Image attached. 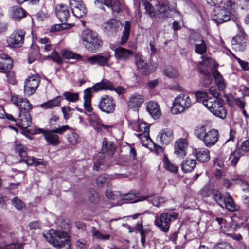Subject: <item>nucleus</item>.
<instances>
[{"instance_id":"nucleus-1","label":"nucleus","mask_w":249,"mask_h":249,"mask_svg":"<svg viewBox=\"0 0 249 249\" xmlns=\"http://www.w3.org/2000/svg\"><path fill=\"white\" fill-rule=\"evenodd\" d=\"M11 101L19 107L20 112L17 119V124L23 128H27L32 123L30 111L32 108V105L28 100L17 94L12 95Z\"/></svg>"},{"instance_id":"nucleus-2","label":"nucleus","mask_w":249,"mask_h":249,"mask_svg":"<svg viewBox=\"0 0 249 249\" xmlns=\"http://www.w3.org/2000/svg\"><path fill=\"white\" fill-rule=\"evenodd\" d=\"M196 97L198 101L202 103L214 115L222 119L226 118L227 113L221 100L208 98V93L203 91L196 92Z\"/></svg>"},{"instance_id":"nucleus-3","label":"nucleus","mask_w":249,"mask_h":249,"mask_svg":"<svg viewBox=\"0 0 249 249\" xmlns=\"http://www.w3.org/2000/svg\"><path fill=\"white\" fill-rule=\"evenodd\" d=\"M43 236L47 241L58 249H70L71 243L68 234L61 230L50 229Z\"/></svg>"},{"instance_id":"nucleus-4","label":"nucleus","mask_w":249,"mask_h":249,"mask_svg":"<svg viewBox=\"0 0 249 249\" xmlns=\"http://www.w3.org/2000/svg\"><path fill=\"white\" fill-rule=\"evenodd\" d=\"M194 133L195 136L202 141L207 147L214 145L219 137V131L217 129H209L206 126L202 124L196 127Z\"/></svg>"},{"instance_id":"nucleus-5","label":"nucleus","mask_w":249,"mask_h":249,"mask_svg":"<svg viewBox=\"0 0 249 249\" xmlns=\"http://www.w3.org/2000/svg\"><path fill=\"white\" fill-rule=\"evenodd\" d=\"M236 4L231 0L227 1L223 6H218L214 10L212 18L217 25L229 21L235 12Z\"/></svg>"},{"instance_id":"nucleus-6","label":"nucleus","mask_w":249,"mask_h":249,"mask_svg":"<svg viewBox=\"0 0 249 249\" xmlns=\"http://www.w3.org/2000/svg\"><path fill=\"white\" fill-rule=\"evenodd\" d=\"M82 38L85 47L90 53H96L103 44L99 36L89 29L85 30L83 32Z\"/></svg>"},{"instance_id":"nucleus-7","label":"nucleus","mask_w":249,"mask_h":249,"mask_svg":"<svg viewBox=\"0 0 249 249\" xmlns=\"http://www.w3.org/2000/svg\"><path fill=\"white\" fill-rule=\"evenodd\" d=\"M192 105V100L188 94L181 93L178 95L172 103L171 112L173 114H178L184 112Z\"/></svg>"},{"instance_id":"nucleus-8","label":"nucleus","mask_w":249,"mask_h":249,"mask_svg":"<svg viewBox=\"0 0 249 249\" xmlns=\"http://www.w3.org/2000/svg\"><path fill=\"white\" fill-rule=\"evenodd\" d=\"M178 217V214L174 212L162 213L159 216H155L154 224L162 231L166 233L169 231L171 222Z\"/></svg>"},{"instance_id":"nucleus-9","label":"nucleus","mask_w":249,"mask_h":249,"mask_svg":"<svg viewBox=\"0 0 249 249\" xmlns=\"http://www.w3.org/2000/svg\"><path fill=\"white\" fill-rule=\"evenodd\" d=\"M70 127L66 125L59 128H56L51 131H45L41 129L36 130V133H43L46 140L52 145H56L59 143V136L55 134H62L66 130L70 129Z\"/></svg>"},{"instance_id":"nucleus-10","label":"nucleus","mask_w":249,"mask_h":249,"mask_svg":"<svg viewBox=\"0 0 249 249\" xmlns=\"http://www.w3.org/2000/svg\"><path fill=\"white\" fill-rule=\"evenodd\" d=\"M113 89L112 83L107 80H103L95 84L91 88H87L84 90V101H90L92 94L102 90H111Z\"/></svg>"},{"instance_id":"nucleus-11","label":"nucleus","mask_w":249,"mask_h":249,"mask_svg":"<svg viewBox=\"0 0 249 249\" xmlns=\"http://www.w3.org/2000/svg\"><path fill=\"white\" fill-rule=\"evenodd\" d=\"M113 89L112 83L107 80H103L95 84L91 88H87L84 90V101H90L92 94L102 90H111Z\"/></svg>"},{"instance_id":"nucleus-12","label":"nucleus","mask_w":249,"mask_h":249,"mask_svg":"<svg viewBox=\"0 0 249 249\" xmlns=\"http://www.w3.org/2000/svg\"><path fill=\"white\" fill-rule=\"evenodd\" d=\"M39 77L36 74L29 76L25 81L24 92L30 96L35 92L39 84Z\"/></svg>"},{"instance_id":"nucleus-13","label":"nucleus","mask_w":249,"mask_h":249,"mask_svg":"<svg viewBox=\"0 0 249 249\" xmlns=\"http://www.w3.org/2000/svg\"><path fill=\"white\" fill-rule=\"evenodd\" d=\"M135 64L138 70L145 74L152 72L156 68V66L150 60L145 61L141 56H135Z\"/></svg>"},{"instance_id":"nucleus-14","label":"nucleus","mask_w":249,"mask_h":249,"mask_svg":"<svg viewBox=\"0 0 249 249\" xmlns=\"http://www.w3.org/2000/svg\"><path fill=\"white\" fill-rule=\"evenodd\" d=\"M189 42L190 44L195 46V52L197 54L203 55L206 53L207 45L199 35H192L190 37Z\"/></svg>"},{"instance_id":"nucleus-15","label":"nucleus","mask_w":249,"mask_h":249,"mask_svg":"<svg viewBox=\"0 0 249 249\" xmlns=\"http://www.w3.org/2000/svg\"><path fill=\"white\" fill-rule=\"evenodd\" d=\"M25 35L24 31L18 30L14 31L7 39L8 46L14 48L20 47L23 43Z\"/></svg>"},{"instance_id":"nucleus-16","label":"nucleus","mask_w":249,"mask_h":249,"mask_svg":"<svg viewBox=\"0 0 249 249\" xmlns=\"http://www.w3.org/2000/svg\"><path fill=\"white\" fill-rule=\"evenodd\" d=\"M98 107L103 112L111 113L115 109V101L112 97L108 95H104L101 98Z\"/></svg>"},{"instance_id":"nucleus-17","label":"nucleus","mask_w":249,"mask_h":249,"mask_svg":"<svg viewBox=\"0 0 249 249\" xmlns=\"http://www.w3.org/2000/svg\"><path fill=\"white\" fill-rule=\"evenodd\" d=\"M111 55L108 52L104 54L95 55L87 58V61L91 65L97 64L100 66H109L108 61Z\"/></svg>"},{"instance_id":"nucleus-18","label":"nucleus","mask_w":249,"mask_h":249,"mask_svg":"<svg viewBox=\"0 0 249 249\" xmlns=\"http://www.w3.org/2000/svg\"><path fill=\"white\" fill-rule=\"evenodd\" d=\"M149 127V124L140 121L135 123L132 125L133 130L138 132V134H136L137 137H141V136L144 135V138L147 141L150 140Z\"/></svg>"},{"instance_id":"nucleus-19","label":"nucleus","mask_w":249,"mask_h":249,"mask_svg":"<svg viewBox=\"0 0 249 249\" xmlns=\"http://www.w3.org/2000/svg\"><path fill=\"white\" fill-rule=\"evenodd\" d=\"M71 6L73 15L78 18H82L86 13V8L80 0H70Z\"/></svg>"},{"instance_id":"nucleus-20","label":"nucleus","mask_w":249,"mask_h":249,"mask_svg":"<svg viewBox=\"0 0 249 249\" xmlns=\"http://www.w3.org/2000/svg\"><path fill=\"white\" fill-rule=\"evenodd\" d=\"M188 143L185 138H181L175 142V153L178 157L183 158L186 154Z\"/></svg>"},{"instance_id":"nucleus-21","label":"nucleus","mask_w":249,"mask_h":249,"mask_svg":"<svg viewBox=\"0 0 249 249\" xmlns=\"http://www.w3.org/2000/svg\"><path fill=\"white\" fill-rule=\"evenodd\" d=\"M56 15L59 20L63 23L67 22L70 17V11L68 6L64 4L57 5L55 8Z\"/></svg>"},{"instance_id":"nucleus-22","label":"nucleus","mask_w":249,"mask_h":249,"mask_svg":"<svg viewBox=\"0 0 249 249\" xmlns=\"http://www.w3.org/2000/svg\"><path fill=\"white\" fill-rule=\"evenodd\" d=\"M146 110L154 119L159 118L161 115V111L159 104L154 101H150L147 103Z\"/></svg>"},{"instance_id":"nucleus-23","label":"nucleus","mask_w":249,"mask_h":249,"mask_svg":"<svg viewBox=\"0 0 249 249\" xmlns=\"http://www.w3.org/2000/svg\"><path fill=\"white\" fill-rule=\"evenodd\" d=\"M9 15L12 19L19 21L26 16V12L22 8L16 6L9 9Z\"/></svg>"},{"instance_id":"nucleus-24","label":"nucleus","mask_w":249,"mask_h":249,"mask_svg":"<svg viewBox=\"0 0 249 249\" xmlns=\"http://www.w3.org/2000/svg\"><path fill=\"white\" fill-rule=\"evenodd\" d=\"M120 22L116 19H111L103 25L104 32L109 36L116 33L120 27Z\"/></svg>"},{"instance_id":"nucleus-25","label":"nucleus","mask_w":249,"mask_h":249,"mask_svg":"<svg viewBox=\"0 0 249 249\" xmlns=\"http://www.w3.org/2000/svg\"><path fill=\"white\" fill-rule=\"evenodd\" d=\"M193 154L196 156L197 160L201 162H206L210 160V151L205 148L195 149Z\"/></svg>"},{"instance_id":"nucleus-26","label":"nucleus","mask_w":249,"mask_h":249,"mask_svg":"<svg viewBox=\"0 0 249 249\" xmlns=\"http://www.w3.org/2000/svg\"><path fill=\"white\" fill-rule=\"evenodd\" d=\"M158 138L163 144L167 145L174 139L173 132L168 128L162 129L159 132Z\"/></svg>"},{"instance_id":"nucleus-27","label":"nucleus","mask_w":249,"mask_h":249,"mask_svg":"<svg viewBox=\"0 0 249 249\" xmlns=\"http://www.w3.org/2000/svg\"><path fill=\"white\" fill-rule=\"evenodd\" d=\"M144 101V98L142 95L134 94H132L128 102V105L129 107L134 110L138 109L143 104Z\"/></svg>"},{"instance_id":"nucleus-28","label":"nucleus","mask_w":249,"mask_h":249,"mask_svg":"<svg viewBox=\"0 0 249 249\" xmlns=\"http://www.w3.org/2000/svg\"><path fill=\"white\" fill-rule=\"evenodd\" d=\"M12 67V61L5 54H0V71L6 72L10 71Z\"/></svg>"},{"instance_id":"nucleus-29","label":"nucleus","mask_w":249,"mask_h":249,"mask_svg":"<svg viewBox=\"0 0 249 249\" xmlns=\"http://www.w3.org/2000/svg\"><path fill=\"white\" fill-rule=\"evenodd\" d=\"M114 55L118 59L126 61L132 56L133 53L129 50L123 47H118L114 50Z\"/></svg>"},{"instance_id":"nucleus-30","label":"nucleus","mask_w":249,"mask_h":249,"mask_svg":"<svg viewBox=\"0 0 249 249\" xmlns=\"http://www.w3.org/2000/svg\"><path fill=\"white\" fill-rule=\"evenodd\" d=\"M201 58L203 59V61L200 62L198 65L200 72L205 76L209 77L210 76L209 70L207 68L203 69V65H205L209 67L213 65L214 61L212 58L205 56H201Z\"/></svg>"},{"instance_id":"nucleus-31","label":"nucleus","mask_w":249,"mask_h":249,"mask_svg":"<svg viewBox=\"0 0 249 249\" xmlns=\"http://www.w3.org/2000/svg\"><path fill=\"white\" fill-rule=\"evenodd\" d=\"M224 204L221 205L222 208H226L230 212H234L237 210L236 205L235 204L232 196L229 192H226L225 195Z\"/></svg>"},{"instance_id":"nucleus-32","label":"nucleus","mask_w":249,"mask_h":249,"mask_svg":"<svg viewBox=\"0 0 249 249\" xmlns=\"http://www.w3.org/2000/svg\"><path fill=\"white\" fill-rule=\"evenodd\" d=\"M102 5H104L110 8L113 12H119L121 10V3L116 0H101Z\"/></svg>"},{"instance_id":"nucleus-33","label":"nucleus","mask_w":249,"mask_h":249,"mask_svg":"<svg viewBox=\"0 0 249 249\" xmlns=\"http://www.w3.org/2000/svg\"><path fill=\"white\" fill-rule=\"evenodd\" d=\"M196 163L195 160L187 158L182 162V170L185 173L192 172L195 167Z\"/></svg>"},{"instance_id":"nucleus-34","label":"nucleus","mask_w":249,"mask_h":249,"mask_svg":"<svg viewBox=\"0 0 249 249\" xmlns=\"http://www.w3.org/2000/svg\"><path fill=\"white\" fill-rule=\"evenodd\" d=\"M115 150V145L111 142L104 139L102 142V151L103 153H107L108 155L112 156Z\"/></svg>"},{"instance_id":"nucleus-35","label":"nucleus","mask_w":249,"mask_h":249,"mask_svg":"<svg viewBox=\"0 0 249 249\" xmlns=\"http://www.w3.org/2000/svg\"><path fill=\"white\" fill-rule=\"evenodd\" d=\"M244 37L240 36H237L233 37L231 41L233 48L239 51H243L245 49L246 44L244 41Z\"/></svg>"},{"instance_id":"nucleus-36","label":"nucleus","mask_w":249,"mask_h":249,"mask_svg":"<svg viewBox=\"0 0 249 249\" xmlns=\"http://www.w3.org/2000/svg\"><path fill=\"white\" fill-rule=\"evenodd\" d=\"M63 100L62 96H58L56 98L50 100L48 101L41 105V107L44 109L53 108L59 106Z\"/></svg>"},{"instance_id":"nucleus-37","label":"nucleus","mask_w":249,"mask_h":249,"mask_svg":"<svg viewBox=\"0 0 249 249\" xmlns=\"http://www.w3.org/2000/svg\"><path fill=\"white\" fill-rule=\"evenodd\" d=\"M89 121L91 126L97 132H99L102 130V124L98 116L95 114H91L89 118Z\"/></svg>"},{"instance_id":"nucleus-38","label":"nucleus","mask_w":249,"mask_h":249,"mask_svg":"<svg viewBox=\"0 0 249 249\" xmlns=\"http://www.w3.org/2000/svg\"><path fill=\"white\" fill-rule=\"evenodd\" d=\"M243 153L240 149L235 150L231 152L229 156V160L232 166L234 167L237 164L239 159L243 156Z\"/></svg>"},{"instance_id":"nucleus-39","label":"nucleus","mask_w":249,"mask_h":249,"mask_svg":"<svg viewBox=\"0 0 249 249\" xmlns=\"http://www.w3.org/2000/svg\"><path fill=\"white\" fill-rule=\"evenodd\" d=\"M213 75L218 88L221 90L223 89L226 87V83L222 75L218 71L215 70L213 72Z\"/></svg>"},{"instance_id":"nucleus-40","label":"nucleus","mask_w":249,"mask_h":249,"mask_svg":"<svg viewBox=\"0 0 249 249\" xmlns=\"http://www.w3.org/2000/svg\"><path fill=\"white\" fill-rule=\"evenodd\" d=\"M214 190L211 189L208 186L203 187L200 191L202 197L206 201H211Z\"/></svg>"},{"instance_id":"nucleus-41","label":"nucleus","mask_w":249,"mask_h":249,"mask_svg":"<svg viewBox=\"0 0 249 249\" xmlns=\"http://www.w3.org/2000/svg\"><path fill=\"white\" fill-rule=\"evenodd\" d=\"M124 177L123 175H119L117 177H112L111 176L108 175H101L97 178L96 183L98 186L102 187L104 184L109 179L121 178Z\"/></svg>"},{"instance_id":"nucleus-42","label":"nucleus","mask_w":249,"mask_h":249,"mask_svg":"<svg viewBox=\"0 0 249 249\" xmlns=\"http://www.w3.org/2000/svg\"><path fill=\"white\" fill-rule=\"evenodd\" d=\"M15 151L18 153L23 161L25 162L27 159V148L22 144H17L15 147Z\"/></svg>"},{"instance_id":"nucleus-43","label":"nucleus","mask_w":249,"mask_h":249,"mask_svg":"<svg viewBox=\"0 0 249 249\" xmlns=\"http://www.w3.org/2000/svg\"><path fill=\"white\" fill-rule=\"evenodd\" d=\"M91 233L94 238L99 240L104 241L108 240L110 236V235L108 234H102L94 227L92 228Z\"/></svg>"},{"instance_id":"nucleus-44","label":"nucleus","mask_w":249,"mask_h":249,"mask_svg":"<svg viewBox=\"0 0 249 249\" xmlns=\"http://www.w3.org/2000/svg\"><path fill=\"white\" fill-rule=\"evenodd\" d=\"M61 53L62 56L65 59L80 60L82 58V56L80 55L67 50H62Z\"/></svg>"},{"instance_id":"nucleus-45","label":"nucleus","mask_w":249,"mask_h":249,"mask_svg":"<svg viewBox=\"0 0 249 249\" xmlns=\"http://www.w3.org/2000/svg\"><path fill=\"white\" fill-rule=\"evenodd\" d=\"M163 166L166 170L170 172L175 173H177L178 171V167L176 165L172 163L169 161L166 156H165L164 158Z\"/></svg>"},{"instance_id":"nucleus-46","label":"nucleus","mask_w":249,"mask_h":249,"mask_svg":"<svg viewBox=\"0 0 249 249\" xmlns=\"http://www.w3.org/2000/svg\"><path fill=\"white\" fill-rule=\"evenodd\" d=\"M88 197L89 201L93 203L97 204L100 201L99 194L96 191L92 189L88 191Z\"/></svg>"},{"instance_id":"nucleus-47","label":"nucleus","mask_w":249,"mask_h":249,"mask_svg":"<svg viewBox=\"0 0 249 249\" xmlns=\"http://www.w3.org/2000/svg\"><path fill=\"white\" fill-rule=\"evenodd\" d=\"M212 200L215 201L220 207L224 204L225 197H223L221 193L217 190H214L213 193V196L211 198V200Z\"/></svg>"},{"instance_id":"nucleus-48","label":"nucleus","mask_w":249,"mask_h":249,"mask_svg":"<svg viewBox=\"0 0 249 249\" xmlns=\"http://www.w3.org/2000/svg\"><path fill=\"white\" fill-rule=\"evenodd\" d=\"M105 157L103 153H99L94 160L93 169L98 171L99 166L102 165L105 161Z\"/></svg>"},{"instance_id":"nucleus-49","label":"nucleus","mask_w":249,"mask_h":249,"mask_svg":"<svg viewBox=\"0 0 249 249\" xmlns=\"http://www.w3.org/2000/svg\"><path fill=\"white\" fill-rule=\"evenodd\" d=\"M138 196V193H129L123 195L121 198L122 200L127 201L126 203H132V202L134 201L135 198Z\"/></svg>"},{"instance_id":"nucleus-50","label":"nucleus","mask_w":249,"mask_h":249,"mask_svg":"<svg viewBox=\"0 0 249 249\" xmlns=\"http://www.w3.org/2000/svg\"><path fill=\"white\" fill-rule=\"evenodd\" d=\"M63 96L69 102H76L79 99V95L77 93H71L67 91L63 93Z\"/></svg>"},{"instance_id":"nucleus-51","label":"nucleus","mask_w":249,"mask_h":249,"mask_svg":"<svg viewBox=\"0 0 249 249\" xmlns=\"http://www.w3.org/2000/svg\"><path fill=\"white\" fill-rule=\"evenodd\" d=\"M164 73L166 76L172 78H176L178 75L177 70L171 66H168L166 68L164 71Z\"/></svg>"},{"instance_id":"nucleus-52","label":"nucleus","mask_w":249,"mask_h":249,"mask_svg":"<svg viewBox=\"0 0 249 249\" xmlns=\"http://www.w3.org/2000/svg\"><path fill=\"white\" fill-rule=\"evenodd\" d=\"M28 165H34L35 166L43 164V161L41 159H38L34 158L33 157H27L25 161Z\"/></svg>"},{"instance_id":"nucleus-53","label":"nucleus","mask_w":249,"mask_h":249,"mask_svg":"<svg viewBox=\"0 0 249 249\" xmlns=\"http://www.w3.org/2000/svg\"><path fill=\"white\" fill-rule=\"evenodd\" d=\"M39 42L43 46L42 48L43 49L44 52H48L52 49V45L49 40L46 38H41L39 39Z\"/></svg>"},{"instance_id":"nucleus-54","label":"nucleus","mask_w":249,"mask_h":249,"mask_svg":"<svg viewBox=\"0 0 249 249\" xmlns=\"http://www.w3.org/2000/svg\"><path fill=\"white\" fill-rule=\"evenodd\" d=\"M39 52L37 49H32L28 55V62L30 64L34 62L38 57Z\"/></svg>"},{"instance_id":"nucleus-55","label":"nucleus","mask_w":249,"mask_h":249,"mask_svg":"<svg viewBox=\"0 0 249 249\" xmlns=\"http://www.w3.org/2000/svg\"><path fill=\"white\" fill-rule=\"evenodd\" d=\"M73 110L69 106H64L61 108L62 112L65 120H68L71 116L72 111Z\"/></svg>"},{"instance_id":"nucleus-56","label":"nucleus","mask_w":249,"mask_h":249,"mask_svg":"<svg viewBox=\"0 0 249 249\" xmlns=\"http://www.w3.org/2000/svg\"><path fill=\"white\" fill-rule=\"evenodd\" d=\"M13 205L18 210H22L25 205L23 201L18 197H15L12 200Z\"/></svg>"},{"instance_id":"nucleus-57","label":"nucleus","mask_w":249,"mask_h":249,"mask_svg":"<svg viewBox=\"0 0 249 249\" xmlns=\"http://www.w3.org/2000/svg\"><path fill=\"white\" fill-rule=\"evenodd\" d=\"M151 201L154 206L159 207L165 202V199L164 197L156 196L153 197Z\"/></svg>"},{"instance_id":"nucleus-58","label":"nucleus","mask_w":249,"mask_h":249,"mask_svg":"<svg viewBox=\"0 0 249 249\" xmlns=\"http://www.w3.org/2000/svg\"><path fill=\"white\" fill-rule=\"evenodd\" d=\"M68 140L71 145H75L78 141L77 134L73 131L71 132L68 135Z\"/></svg>"},{"instance_id":"nucleus-59","label":"nucleus","mask_w":249,"mask_h":249,"mask_svg":"<svg viewBox=\"0 0 249 249\" xmlns=\"http://www.w3.org/2000/svg\"><path fill=\"white\" fill-rule=\"evenodd\" d=\"M48 57L51 58L57 63L62 64L63 63L62 58L55 51H52L51 55H49Z\"/></svg>"},{"instance_id":"nucleus-60","label":"nucleus","mask_w":249,"mask_h":249,"mask_svg":"<svg viewBox=\"0 0 249 249\" xmlns=\"http://www.w3.org/2000/svg\"><path fill=\"white\" fill-rule=\"evenodd\" d=\"M213 249H234L231 245L227 242H221L215 245Z\"/></svg>"},{"instance_id":"nucleus-61","label":"nucleus","mask_w":249,"mask_h":249,"mask_svg":"<svg viewBox=\"0 0 249 249\" xmlns=\"http://www.w3.org/2000/svg\"><path fill=\"white\" fill-rule=\"evenodd\" d=\"M23 243H13L5 245V249H23Z\"/></svg>"},{"instance_id":"nucleus-62","label":"nucleus","mask_w":249,"mask_h":249,"mask_svg":"<svg viewBox=\"0 0 249 249\" xmlns=\"http://www.w3.org/2000/svg\"><path fill=\"white\" fill-rule=\"evenodd\" d=\"M237 3L242 9H249V0H237Z\"/></svg>"},{"instance_id":"nucleus-63","label":"nucleus","mask_w":249,"mask_h":249,"mask_svg":"<svg viewBox=\"0 0 249 249\" xmlns=\"http://www.w3.org/2000/svg\"><path fill=\"white\" fill-rule=\"evenodd\" d=\"M209 92L213 95L214 99H217V98L219 96V90L216 88L215 86H212L209 89Z\"/></svg>"},{"instance_id":"nucleus-64","label":"nucleus","mask_w":249,"mask_h":249,"mask_svg":"<svg viewBox=\"0 0 249 249\" xmlns=\"http://www.w3.org/2000/svg\"><path fill=\"white\" fill-rule=\"evenodd\" d=\"M236 60L243 70L246 71L249 70L248 63L241 60L239 58H236Z\"/></svg>"}]
</instances>
